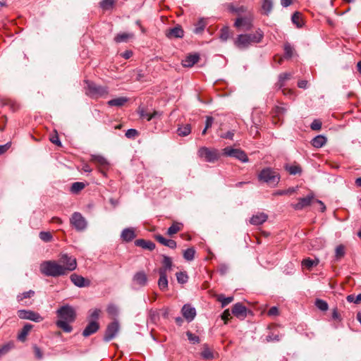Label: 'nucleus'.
<instances>
[{"instance_id": "nucleus-1", "label": "nucleus", "mask_w": 361, "mask_h": 361, "mask_svg": "<svg viewBox=\"0 0 361 361\" xmlns=\"http://www.w3.org/2000/svg\"><path fill=\"white\" fill-rule=\"evenodd\" d=\"M56 313L58 317L56 322V326L66 333H71L73 331L71 324L76 319L75 309L69 305H65L59 308Z\"/></svg>"}, {"instance_id": "nucleus-2", "label": "nucleus", "mask_w": 361, "mask_h": 361, "mask_svg": "<svg viewBox=\"0 0 361 361\" xmlns=\"http://www.w3.org/2000/svg\"><path fill=\"white\" fill-rule=\"evenodd\" d=\"M263 37L264 32L258 28L254 33L238 35L234 40V44L240 49H247L252 44L261 42Z\"/></svg>"}, {"instance_id": "nucleus-3", "label": "nucleus", "mask_w": 361, "mask_h": 361, "mask_svg": "<svg viewBox=\"0 0 361 361\" xmlns=\"http://www.w3.org/2000/svg\"><path fill=\"white\" fill-rule=\"evenodd\" d=\"M41 273L46 276L58 277L66 275L63 266L54 260L43 262L39 267Z\"/></svg>"}, {"instance_id": "nucleus-4", "label": "nucleus", "mask_w": 361, "mask_h": 361, "mask_svg": "<svg viewBox=\"0 0 361 361\" xmlns=\"http://www.w3.org/2000/svg\"><path fill=\"white\" fill-rule=\"evenodd\" d=\"M86 84L85 87V94L92 99L105 98L108 96L109 90L107 86H102L95 82L86 80L84 81Z\"/></svg>"}, {"instance_id": "nucleus-5", "label": "nucleus", "mask_w": 361, "mask_h": 361, "mask_svg": "<svg viewBox=\"0 0 361 361\" xmlns=\"http://www.w3.org/2000/svg\"><path fill=\"white\" fill-rule=\"evenodd\" d=\"M258 178L260 181L266 183L271 186H276L280 180V176L274 169L265 168L260 171Z\"/></svg>"}, {"instance_id": "nucleus-6", "label": "nucleus", "mask_w": 361, "mask_h": 361, "mask_svg": "<svg viewBox=\"0 0 361 361\" xmlns=\"http://www.w3.org/2000/svg\"><path fill=\"white\" fill-rule=\"evenodd\" d=\"M198 156L207 162L214 163L220 158V153L215 148L202 147L198 149Z\"/></svg>"}, {"instance_id": "nucleus-7", "label": "nucleus", "mask_w": 361, "mask_h": 361, "mask_svg": "<svg viewBox=\"0 0 361 361\" xmlns=\"http://www.w3.org/2000/svg\"><path fill=\"white\" fill-rule=\"evenodd\" d=\"M222 155L229 157H233L243 163H247L249 159L241 149H235L231 147H226L222 149Z\"/></svg>"}, {"instance_id": "nucleus-8", "label": "nucleus", "mask_w": 361, "mask_h": 361, "mask_svg": "<svg viewBox=\"0 0 361 361\" xmlns=\"http://www.w3.org/2000/svg\"><path fill=\"white\" fill-rule=\"evenodd\" d=\"M59 262L60 264L63 266V269H65L66 274L69 271H74L77 268L76 259L66 253L61 254L60 255Z\"/></svg>"}, {"instance_id": "nucleus-9", "label": "nucleus", "mask_w": 361, "mask_h": 361, "mask_svg": "<svg viewBox=\"0 0 361 361\" xmlns=\"http://www.w3.org/2000/svg\"><path fill=\"white\" fill-rule=\"evenodd\" d=\"M253 15L248 11L244 16H239L236 18L234 26L237 28L243 27L245 30H250L253 26Z\"/></svg>"}, {"instance_id": "nucleus-10", "label": "nucleus", "mask_w": 361, "mask_h": 361, "mask_svg": "<svg viewBox=\"0 0 361 361\" xmlns=\"http://www.w3.org/2000/svg\"><path fill=\"white\" fill-rule=\"evenodd\" d=\"M72 226L78 231L85 230L87 227L85 219L79 212H74L70 219Z\"/></svg>"}, {"instance_id": "nucleus-11", "label": "nucleus", "mask_w": 361, "mask_h": 361, "mask_svg": "<svg viewBox=\"0 0 361 361\" xmlns=\"http://www.w3.org/2000/svg\"><path fill=\"white\" fill-rule=\"evenodd\" d=\"M119 323L116 320L109 324L106 327L105 334L103 338L104 341L105 342H109L113 338H114L119 331Z\"/></svg>"}, {"instance_id": "nucleus-12", "label": "nucleus", "mask_w": 361, "mask_h": 361, "mask_svg": "<svg viewBox=\"0 0 361 361\" xmlns=\"http://www.w3.org/2000/svg\"><path fill=\"white\" fill-rule=\"evenodd\" d=\"M18 316L22 319H28L35 322H40L43 317L37 312L32 310H20L18 311Z\"/></svg>"}, {"instance_id": "nucleus-13", "label": "nucleus", "mask_w": 361, "mask_h": 361, "mask_svg": "<svg viewBox=\"0 0 361 361\" xmlns=\"http://www.w3.org/2000/svg\"><path fill=\"white\" fill-rule=\"evenodd\" d=\"M167 38L171 39L175 38H183L184 36V30L181 25H176L173 27L169 28L165 32Z\"/></svg>"}, {"instance_id": "nucleus-14", "label": "nucleus", "mask_w": 361, "mask_h": 361, "mask_svg": "<svg viewBox=\"0 0 361 361\" xmlns=\"http://www.w3.org/2000/svg\"><path fill=\"white\" fill-rule=\"evenodd\" d=\"M70 279L75 286L79 288L89 287L91 284L90 280L77 274H71Z\"/></svg>"}, {"instance_id": "nucleus-15", "label": "nucleus", "mask_w": 361, "mask_h": 361, "mask_svg": "<svg viewBox=\"0 0 361 361\" xmlns=\"http://www.w3.org/2000/svg\"><path fill=\"white\" fill-rule=\"evenodd\" d=\"M314 195L312 193H310L307 195L305 197L299 198L298 203L293 204L292 207L295 210H302V209L311 204Z\"/></svg>"}, {"instance_id": "nucleus-16", "label": "nucleus", "mask_w": 361, "mask_h": 361, "mask_svg": "<svg viewBox=\"0 0 361 361\" xmlns=\"http://www.w3.org/2000/svg\"><path fill=\"white\" fill-rule=\"evenodd\" d=\"M183 317L188 322H192L196 316V310L190 304H185L181 310Z\"/></svg>"}, {"instance_id": "nucleus-17", "label": "nucleus", "mask_w": 361, "mask_h": 361, "mask_svg": "<svg viewBox=\"0 0 361 361\" xmlns=\"http://www.w3.org/2000/svg\"><path fill=\"white\" fill-rule=\"evenodd\" d=\"M232 314L238 318L244 319L247 316V308L241 302H237L232 308Z\"/></svg>"}, {"instance_id": "nucleus-18", "label": "nucleus", "mask_w": 361, "mask_h": 361, "mask_svg": "<svg viewBox=\"0 0 361 361\" xmlns=\"http://www.w3.org/2000/svg\"><path fill=\"white\" fill-rule=\"evenodd\" d=\"M133 281L140 287L145 286L147 283V276L143 271L136 272L133 277Z\"/></svg>"}, {"instance_id": "nucleus-19", "label": "nucleus", "mask_w": 361, "mask_h": 361, "mask_svg": "<svg viewBox=\"0 0 361 361\" xmlns=\"http://www.w3.org/2000/svg\"><path fill=\"white\" fill-rule=\"evenodd\" d=\"M162 257L163 259L161 261V267L159 269L158 273L164 272V274H167V271H169L172 269V259L166 255H163Z\"/></svg>"}, {"instance_id": "nucleus-20", "label": "nucleus", "mask_w": 361, "mask_h": 361, "mask_svg": "<svg viewBox=\"0 0 361 361\" xmlns=\"http://www.w3.org/2000/svg\"><path fill=\"white\" fill-rule=\"evenodd\" d=\"M99 329V323L97 321H91L82 331V336L85 337L96 333Z\"/></svg>"}, {"instance_id": "nucleus-21", "label": "nucleus", "mask_w": 361, "mask_h": 361, "mask_svg": "<svg viewBox=\"0 0 361 361\" xmlns=\"http://www.w3.org/2000/svg\"><path fill=\"white\" fill-rule=\"evenodd\" d=\"M154 239L160 244L169 247L171 249H175L177 246L176 242L171 239H166L160 234H156L154 236Z\"/></svg>"}, {"instance_id": "nucleus-22", "label": "nucleus", "mask_w": 361, "mask_h": 361, "mask_svg": "<svg viewBox=\"0 0 361 361\" xmlns=\"http://www.w3.org/2000/svg\"><path fill=\"white\" fill-rule=\"evenodd\" d=\"M90 161L97 164L99 166L103 167V168H107L109 165V161L107 159L99 154H92L90 157Z\"/></svg>"}, {"instance_id": "nucleus-23", "label": "nucleus", "mask_w": 361, "mask_h": 361, "mask_svg": "<svg viewBox=\"0 0 361 361\" xmlns=\"http://www.w3.org/2000/svg\"><path fill=\"white\" fill-rule=\"evenodd\" d=\"M135 245L140 247L145 250L152 251L155 249V244L151 240H146L144 239H137L135 241Z\"/></svg>"}, {"instance_id": "nucleus-24", "label": "nucleus", "mask_w": 361, "mask_h": 361, "mask_svg": "<svg viewBox=\"0 0 361 361\" xmlns=\"http://www.w3.org/2000/svg\"><path fill=\"white\" fill-rule=\"evenodd\" d=\"M267 219L268 216L266 214L263 212L257 213L251 217L250 223L252 225L258 226L264 223Z\"/></svg>"}, {"instance_id": "nucleus-25", "label": "nucleus", "mask_w": 361, "mask_h": 361, "mask_svg": "<svg viewBox=\"0 0 361 361\" xmlns=\"http://www.w3.org/2000/svg\"><path fill=\"white\" fill-rule=\"evenodd\" d=\"M200 56L198 54H190L183 60L182 65L184 67H192L198 62Z\"/></svg>"}, {"instance_id": "nucleus-26", "label": "nucleus", "mask_w": 361, "mask_h": 361, "mask_svg": "<svg viewBox=\"0 0 361 361\" xmlns=\"http://www.w3.org/2000/svg\"><path fill=\"white\" fill-rule=\"evenodd\" d=\"M123 240L130 242L135 238V231L133 228H127L123 230L121 235Z\"/></svg>"}, {"instance_id": "nucleus-27", "label": "nucleus", "mask_w": 361, "mask_h": 361, "mask_svg": "<svg viewBox=\"0 0 361 361\" xmlns=\"http://www.w3.org/2000/svg\"><path fill=\"white\" fill-rule=\"evenodd\" d=\"M159 279L158 280V286L159 289L162 291H166L168 290L169 281L167 279V274H164V272L159 273Z\"/></svg>"}, {"instance_id": "nucleus-28", "label": "nucleus", "mask_w": 361, "mask_h": 361, "mask_svg": "<svg viewBox=\"0 0 361 361\" xmlns=\"http://www.w3.org/2000/svg\"><path fill=\"white\" fill-rule=\"evenodd\" d=\"M291 77H292V75L289 73H281L279 75V80H278V82L276 83V87L279 90L282 89L284 87L286 82L287 80H290L291 78Z\"/></svg>"}, {"instance_id": "nucleus-29", "label": "nucleus", "mask_w": 361, "mask_h": 361, "mask_svg": "<svg viewBox=\"0 0 361 361\" xmlns=\"http://www.w3.org/2000/svg\"><path fill=\"white\" fill-rule=\"evenodd\" d=\"M128 99L126 97H121L118 98H115L107 102V104L109 106H117L121 107L123 106L127 102Z\"/></svg>"}, {"instance_id": "nucleus-30", "label": "nucleus", "mask_w": 361, "mask_h": 361, "mask_svg": "<svg viewBox=\"0 0 361 361\" xmlns=\"http://www.w3.org/2000/svg\"><path fill=\"white\" fill-rule=\"evenodd\" d=\"M326 141L327 139L325 136L319 135H317L312 140L311 144L314 147L320 148L326 144Z\"/></svg>"}, {"instance_id": "nucleus-31", "label": "nucleus", "mask_w": 361, "mask_h": 361, "mask_svg": "<svg viewBox=\"0 0 361 361\" xmlns=\"http://www.w3.org/2000/svg\"><path fill=\"white\" fill-rule=\"evenodd\" d=\"M200 355L202 358L205 360H212L214 357L213 351L209 348L207 344L203 345V349Z\"/></svg>"}, {"instance_id": "nucleus-32", "label": "nucleus", "mask_w": 361, "mask_h": 361, "mask_svg": "<svg viewBox=\"0 0 361 361\" xmlns=\"http://www.w3.org/2000/svg\"><path fill=\"white\" fill-rule=\"evenodd\" d=\"M183 225L182 223L174 221L172 225L168 228L166 234L168 235H173L182 230Z\"/></svg>"}, {"instance_id": "nucleus-33", "label": "nucleus", "mask_w": 361, "mask_h": 361, "mask_svg": "<svg viewBox=\"0 0 361 361\" xmlns=\"http://www.w3.org/2000/svg\"><path fill=\"white\" fill-rule=\"evenodd\" d=\"M32 328V325L30 324H26L24 325L20 332L18 335V339L20 341H24Z\"/></svg>"}, {"instance_id": "nucleus-34", "label": "nucleus", "mask_w": 361, "mask_h": 361, "mask_svg": "<svg viewBox=\"0 0 361 361\" xmlns=\"http://www.w3.org/2000/svg\"><path fill=\"white\" fill-rule=\"evenodd\" d=\"M233 37V33L230 31L228 27H224L220 30L219 38L222 42H226Z\"/></svg>"}, {"instance_id": "nucleus-35", "label": "nucleus", "mask_w": 361, "mask_h": 361, "mask_svg": "<svg viewBox=\"0 0 361 361\" xmlns=\"http://www.w3.org/2000/svg\"><path fill=\"white\" fill-rule=\"evenodd\" d=\"M14 348V342L9 341L6 343L0 345V357L6 355L10 350Z\"/></svg>"}, {"instance_id": "nucleus-36", "label": "nucleus", "mask_w": 361, "mask_h": 361, "mask_svg": "<svg viewBox=\"0 0 361 361\" xmlns=\"http://www.w3.org/2000/svg\"><path fill=\"white\" fill-rule=\"evenodd\" d=\"M273 1L272 0H263L262 4V9L264 14L268 16L272 11Z\"/></svg>"}, {"instance_id": "nucleus-37", "label": "nucleus", "mask_w": 361, "mask_h": 361, "mask_svg": "<svg viewBox=\"0 0 361 361\" xmlns=\"http://www.w3.org/2000/svg\"><path fill=\"white\" fill-rule=\"evenodd\" d=\"M133 37V34L126 33V32L118 33L114 37V41L116 43L124 42H127L130 38H132Z\"/></svg>"}, {"instance_id": "nucleus-38", "label": "nucleus", "mask_w": 361, "mask_h": 361, "mask_svg": "<svg viewBox=\"0 0 361 361\" xmlns=\"http://www.w3.org/2000/svg\"><path fill=\"white\" fill-rule=\"evenodd\" d=\"M291 20L293 23L296 25L297 27L300 28L302 27L303 23L301 17V13L300 12H295L292 15Z\"/></svg>"}, {"instance_id": "nucleus-39", "label": "nucleus", "mask_w": 361, "mask_h": 361, "mask_svg": "<svg viewBox=\"0 0 361 361\" xmlns=\"http://www.w3.org/2000/svg\"><path fill=\"white\" fill-rule=\"evenodd\" d=\"M319 262L318 259H312L310 258L304 259L302 265L308 269H311L313 267L317 266Z\"/></svg>"}, {"instance_id": "nucleus-40", "label": "nucleus", "mask_w": 361, "mask_h": 361, "mask_svg": "<svg viewBox=\"0 0 361 361\" xmlns=\"http://www.w3.org/2000/svg\"><path fill=\"white\" fill-rule=\"evenodd\" d=\"M345 249L343 245L336 246L335 249V259L336 261L340 260L345 256Z\"/></svg>"}, {"instance_id": "nucleus-41", "label": "nucleus", "mask_w": 361, "mask_h": 361, "mask_svg": "<svg viewBox=\"0 0 361 361\" xmlns=\"http://www.w3.org/2000/svg\"><path fill=\"white\" fill-rule=\"evenodd\" d=\"M217 301L221 303V307H224L228 305L229 303L233 301L234 298L233 296L225 297L223 294L217 295L216 298Z\"/></svg>"}, {"instance_id": "nucleus-42", "label": "nucleus", "mask_w": 361, "mask_h": 361, "mask_svg": "<svg viewBox=\"0 0 361 361\" xmlns=\"http://www.w3.org/2000/svg\"><path fill=\"white\" fill-rule=\"evenodd\" d=\"M177 132L180 136H187L191 133V126L190 124L181 126L178 128Z\"/></svg>"}, {"instance_id": "nucleus-43", "label": "nucleus", "mask_w": 361, "mask_h": 361, "mask_svg": "<svg viewBox=\"0 0 361 361\" xmlns=\"http://www.w3.org/2000/svg\"><path fill=\"white\" fill-rule=\"evenodd\" d=\"M195 250L193 247H189L184 250L183 257L187 261H192L195 257Z\"/></svg>"}, {"instance_id": "nucleus-44", "label": "nucleus", "mask_w": 361, "mask_h": 361, "mask_svg": "<svg viewBox=\"0 0 361 361\" xmlns=\"http://www.w3.org/2000/svg\"><path fill=\"white\" fill-rule=\"evenodd\" d=\"M286 169L290 175L300 174L302 173V169L299 165L286 166Z\"/></svg>"}, {"instance_id": "nucleus-45", "label": "nucleus", "mask_w": 361, "mask_h": 361, "mask_svg": "<svg viewBox=\"0 0 361 361\" xmlns=\"http://www.w3.org/2000/svg\"><path fill=\"white\" fill-rule=\"evenodd\" d=\"M85 188V184L81 182H75L71 187V192L74 194L78 193Z\"/></svg>"}, {"instance_id": "nucleus-46", "label": "nucleus", "mask_w": 361, "mask_h": 361, "mask_svg": "<svg viewBox=\"0 0 361 361\" xmlns=\"http://www.w3.org/2000/svg\"><path fill=\"white\" fill-rule=\"evenodd\" d=\"M35 293L32 290L24 292L17 295V300L18 302L23 301L25 298H30L35 295Z\"/></svg>"}, {"instance_id": "nucleus-47", "label": "nucleus", "mask_w": 361, "mask_h": 361, "mask_svg": "<svg viewBox=\"0 0 361 361\" xmlns=\"http://www.w3.org/2000/svg\"><path fill=\"white\" fill-rule=\"evenodd\" d=\"M315 306L322 311H326L329 308L328 303L322 299H317L314 302Z\"/></svg>"}, {"instance_id": "nucleus-48", "label": "nucleus", "mask_w": 361, "mask_h": 361, "mask_svg": "<svg viewBox=\"0 0 361 361\" xmlns=\"http://www.w3.org/2000/svg\"><path fill=\"white\" fill-rule=\"evenodd\" d=\"M206 27V23L203 20H200L196 24L194 29L195 34H201Z\"/></svg>"}, {"instance_id": "nucleus-49", "label": "nucleus", "mask_w": 361, "mask_h": 361, "mask_svg": "<svg viewBox=\"0 0 361 361\" xmlns=\"http://www.w3.org/2000/svg\"><path fill=\"white\" fill-rule=\"evenodd\" d=\"M114 3V0H102L100 2V6L104 10H109L113 8Z\"/></svg>"}, {"instance_id": "nucleus-50", "label": "nucleus", "mask_w": 361, "mask_h": 361, "mask_svg": "<svg viewBox=\"0 0 361 361\" xmlns=\"http://www.w3.org/2000/svg\"><path fill=\"white\" fill-rule=\"evenodd\" d=\"M39 236L42 241L46 243L50 242L53 238L51 233L49 231H41Z\"/></svg>"}, {"instance_id": "nucleus-51", "label": "nucleus", "mask_w": 361, "mask_h": 361, "mask_svg": "<svg viewBox=\"0 0 361 361\" xmlns=\"http://www.w3.org/2000/svg\"><path fill=\"white\" fill-rule=\"evenodd\" d=\"M176 279L179 283H185L188 280V276L185 272H178L176 273Z\"/></svg>"}, {"instance_id": "nucleus-52", "label": "nucleus", "mask_w": 361, "mask_h": 361, "mask_svg": "<svg viewBox=\"0 0 361 361\" xmlns=\"http://www.w3.org/2000/svg\"><path fill=\"white\" fill-rule=\"evenodd\" d=\"M293 47L289 43H286L284 44V54L286 58L292 57L293 54Z\"/></svg>"}, {"instance_id": "nucleus-53", "label": "nucleus", "mask_w": 361, "mask_h": 361, "mask_svg": "<svg viewBox=\"0 0 361 361\" xmlns=\"http://www.w3.org/2000/svg\"><path fill=\"white\" fill-rule=\"evenodd\" d=\"M186 336L188 337V339L189 340V341L192 343V344H195V343H200V338L198 336H196L195 334H192V332L190 331H187L186 332Z\"/></svg>"}, {"instance_id": "nucleus-54", "label": "nucleus", "mask_w": 361, "mask_h": 361, "mask_svg": "<svg viewBox=\"0 0 361 361\" xmlns=\"http://www.w3.org/2000/svg\"><path fill=\"white\" fill-rule=\"evenodd\" d=\"M346 300L349 302H354L355 304H358L361 301V293L358 294L357 296L355 295H348L346 298Z\"/></svg>"}, {"instance_id": "nucleus-55", "label": "nucleus", "mask_w": 361, "mask_h": 361, "mask_svg": "<svg viewBox=\"0 0 361 361\" xmlns=\"http://www.w3.org/2000/svg\"><path fill=\"white\" fill-rule=\"evenodd\" d=\"M230 10L232 12H235V13H238V15H240L241 13H244L247 14V13L248 12L247 8L245 6H240L238 8L231 7L230 8Z\"/></svg>"}, {"instance_id": "nucleus-56", "label": "nucleus", "mask_w": 361, "mask_h": 361, "mask_svg": "<svg viewBox=\"0 0 361 361\" xmlns=\"http://www.w3.org/2000/svg\"><path fill=\"white\" fill-rule=\"evenodd\" d=\"M139 114H140V118H142L143 119H146L148 121L152 120L151 113H148L147 111H146L144 109H140L139 111Z\"/></svg>"}, {"instance_id": "nucleus-57", "label": "nucleus", "mask_w": 361, "mask_h": 361, "mask_svg": "<svg viewBox=\"0 0 361 361\" xmlns=\"http://www.w3.org/2000/svg\"><path fill=\"white\" fill-rule=\"evenodd\" d=\"M310 128L313 130H319L322 128V122L318 119H315L311 123Z\"/></svg>"}, {"instance_id": "nucleus-58", "label": "nucleus", "mask_w": 361, "mask_h": 361, "mask_svg": "<svg viewBox=\"0 0 361 361\" xmlns=\"http://www.w3.org/2000/svg\"><path fill=\"white\" fill-rule=\"evenodd\" d=\"M118 308L114 305H110L107 307V312L111 315L116 316L118 314Z\"/></svg>"}, {"instance_id": "nucleus-59", "label": "nucleus", "mask_w": 361, "mask_h": 361, "mask_svg": "<svg viewBox=\"0 0 361 361\" xmlns=\"http://www.w3.org/2000/svg\"><path fill=\"white\" fill-rule=\"evenodd\" d=\"M138 133L137 130L133 128L128 129L126 132L125 135L128 138H133L135 137L136 135H137Z\"/></svg>"}, {"instance_id": "nucleus-60", "label": "nucleus", "mask_w": 361, "mask_h": 361, "mask_svg": "<svg viewBox=\"0 0 361 361\" xmlns=\"http://www.w3.org/2000/svg\"><path fill=\"white\" fill-rule=\"evenodd\" d=\"M100 312L101 310L97 308L90 311V317L93 319L92 321H96L99 318Z\"/></svg>"}, {"instance_id": "nucleus-61", "label": "nucleus", "mask_w": 361, "mask_h": 361, "mask_svg": "<svg viewBox=\"0 0 361 361\" xmlns=\"http://www.w3.org/2000/svg\"><path fill=\"white\" fill-rule=\"evenodd\" d=\"M33 349H34V353H35V355L36 358H37L38 360L42 359L43 357V353H42V350H40V348L39 347H37V345H34Z\"/></svg>"}, {"instance_id": "nucleus-62", "label": "nucleus", "mask_w": 361, "mask_h": 361, "mask_svg": "<svg viewBox=\"0 0 361 361\" xmlns=\"http://www.w3.org/2000/svg\"><path fill=\"white\" fill-rule=\"evenodd\" d=\"M50 141L57 146H61V142L60 141L59 135L56 133L55 135H51L50 137Z\"/></svg>"}, {"instance_id": "nucleus-63", "label": "nucleus", "mask_w": 361, "mask_h": 361, "mask_svg": "<svg viewBox=\"0 0 361 361\" xmlns=\"http://www.w3.org/2000/svg\"><path fill=\"white\" fill-rule=\"evenodd\" d=\"M11 146V142H8L5 145H0V155L4 154Z\"/></svg>"}, {"instance_id": "nucleus-64", "label": "nucleus", "mask_w": 361, "mask_h": 361, "mask_svg": "<svg viewBox=\"0 0 361 361\" xmlns=\"http://www.w3.org/2000/svg\"><path fill=\"white\" fill-rule=\"evenodd\" d=\"M231 318V312L229 310H226L221 314V319L225 321V323H227V321Z\"/></svg>"}]
</instances>
